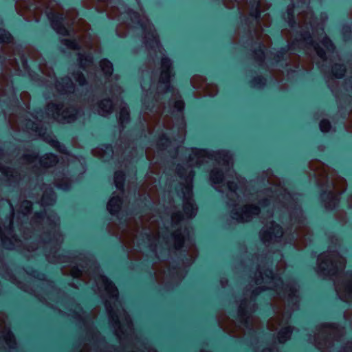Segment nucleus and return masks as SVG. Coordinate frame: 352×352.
<instances>
[{
  "label": "nucleus",
  "instance_id": "nucleus-1",
  "mask_svg": "<svg viewBox=\"0 0 352 352\" xmlns=\"http://www.w3.org/2000/svg\"><path fill=\"white\" fill-rule=\"evenodd\" d=\"M318 269L324 275H333L342 270L345 265V260L338 252H324L318 258Z\"/></svg>",
  "mask_w": 352,
  "mask_h": 352
},
{
  "label": "nucleus",
  "instance_id": "nucleus-2",
  "mask_svg": "<svg viewBox=\"0 0 352 352\" xmlns=\"http://www.w3.org/2000/svg\"><path fill=\"white\" fill-rule=\"evenodd\" d=\"M214 159L219 164L229 166L232 157L227 151H221L216 153H209L205 150L192 149L190 155V165H199L208 160Z\"/></svg>",
  "mask_w": 352,
  "mask_h": 352
},
{
  "label": "nucleus",
  "instance_id": "nucleus-3",
  "mask_svg": "<svg viewBox=\"0 0 352 352\" xmlns=\"http://www.w3.org/2000/svg\"><path fill=\"white\" fill-rule=\"evenodd\" d=\"M47 109L52 112V116L61 122H72L76 119L77 111L73 107L65 108L54 104H49Z\"/></svg>",
  "mask_w": 352,
  "mask_h": 352
},
{
  "label": "nucleus",
  "instance_id": "nucleus-4",
  "mask_svg": "<svg viewBox=\"0 0 352 352\" xmlns=\"http://www.w3.org/2000/svg\"><path fill=\"white\" fill-rule=\"evenodd\" d=\"M184 203V212L186 217L191 218L196 214L197 208L195 206L193 201L191 199L192 196V186L188 184L185 186V191L183 192Z\"/></svg>",
  "mask_w": 352,
  "mask_h": 352
},
{
  "label": "nucleus",
  "instance_id": "nucleus-5",
  "mask_svg": "<svg viewBox=\"0 0 352 352\" xmlns=\"http://www.w3.org/2000/svg\"><path fill=\"white\" fill-rule=\"evenodd\" d=\"M230 174L229 177H231L232 178L234 177L235 179L237 181L239 186L236 184L233 186V182L228 179L226 182L227 187L229 190V195L228 196L231 199H234L235 197L239 198V192H242L243 188V180L241 178H239L234 171L228 170Z\"/></svg>",
  "mask_w": 352,
  "mask_h": 352
},
{
  "label": "nucleus",
  "instance_id": "nucleus-6",
  "mask_svg": "<svg viewBox=\"0 0 352 352\" xmlns=\"http://www.w3.org/2000/svg\"><path fill=\"white\" fill-rule=\"evenodd\" d=\"M283 235L282 228L277 224L271 222L270 226H266L261 232V237L263 241H268L272 239L280 237Z\"/></svg>",
  "mask_w": 352,
  "mask_h": 352
},
{
  "label": "nucleus",
  "instance_id": "nucleus-7",
  "mask_svg": "<svg viewBox=\"0 0 352 352\" xmlns=\"http://www.w3.org/2000/svg\"><path fill=\"white\" fill-rule=\"evenodd\" d=\"M97 285L100 289L104 290L110 298H117L118 294V290L115 285L109 280L107 277L99 275L97 280Z\"/></svg>",
  "mask_w": 352,
  "mask_h": 352
},
{
  "label": "nucleus",
  "instance_id": "nucleus-8",
  "mask_svg": "<svg viewBox=\"0 0 352 352\" xmlns=\"http://www.w3.org/2000/svg\"><path fill=\"white\" fill-rule=\"evenodd\" d=\"M260 210L257 207H251L247 206L241 210V212L238 211L232 212V218L235 219L238 221H248L252 217L257 214Z\"/></svg>",
  "mask_w": 352,
  "mask_h": 352
},
{
  "label": "nucleus",
  "instance_id": "nucleus-9",
  "mask_svg": "<svg viewBox=\"0 0 352 352\" xmlns=\"http://www.w3.org/2000/svg\"><path fill=\"white\" fill-rule=\"evenodd\" d=\"M349 280L341 285H336V291L339 297L344 301H352V274L349 276Z\"/></svg>",
  "mask_w": 352,
  "mask_h": 352
},
{
  "label": "nucleus",
  "instance_id": "nucleus-10",
  "mask_svg": "<svg viewBox=\"0 0 352 352\" xmlns=\"http://www.w3.org/2000/svg\"><path fill=\"white\" fill-rule=\"evenodd\" d=\"M322 47H320L318 44L314 45V48L319 57L324 59L325 58L326 52H331L333 50V45L331 41L325 36H322L320 41Z\"/></svg>",
  "mask_w": 352,
  "mask_h": 352
},
{
  "label": "nucleus",
  "instance_id": "nucleus-11",
  "mask_svg": "<svg viewBox=\"0 0 352 352\" xmlns=\"http://www.w3.org/2000/svg\"><path fill=\"white\" fill-rule=\"evenodd\" d=\"M144 28L148 30V35L146 36L147 39L146 45H150L152 48L157 49L161 54H163L162 48L159 44L158 38L155 31L153 30V27L148 23L145 25Z\"/></svg>",
  "mask_w": 352,
  "mask_h": 352
},
{
  "label": "nucleus",
  "instance_id": "nucleus-12",
  "mask_svg": "<svg viewBox=\"0 0 352 352\" xmlns=\"http://www.w3.org/2000/svg\"><path fill=\"white\" fill-rule=\"evenodd\" d=\"M171 63L167 58H162V72L160 76V83L166 84L169 82L171 76L170 71Z\"/></svg>",
  "mask_w": 352,
  "mask_h": 352
},
{
  "label": "nucleus",
  "instance_id": "nucleus-13",
  "mask_svg": "<svg viewBox=\"0 0 352 352\" xmlns=\"http://www.w3.org/2000/svg\"><path fill=\"white\" fill-rule=\"evenodd\" d=\"M210 180L212 185L217 190L223 191L221 188L224 185L225 177L221 172L213 170L210 174Z\"/></svg>",
  "mask_w": 352,
  "mask_h": 352
},
{
  "label": "nucleus",
  "instance_id": "nucleus-14",
  "mask_svg": "<svg viewBox=\"0 0 352 352\" xmlns=\"http://www.w3.org/2000/svg\"><path fill=\"white\" fill-rule=\"evenodd\" d=\"M121 204V199L114 193L107 204V209L111 214H115L119 211Z\"/></svg>",
  "mask_w": 352,
  "mask_h": 352
},
{
  "label": "nucleus",
  "instance_id": "nucleus-15",
  "mask_svg": "<svg viewBox=\"0 0 352 352\" xmlns=\"http://www.w3.org/2000/svg\"><path fill=\"white\" fill-rule=\"evenodd\" d=\"M74 82L72 79H62V82H58L57 89L62 93L71 92L73 90Z\"/></svg>",
  "mask_w": 352,
  "mask_h": 352
},
{
  "label": "nucleus",
  "instance_id": "nucleus-16",
  "mask_svg": "<svg viewBox=\"0 0 352 352\" xmlns=\"http://www.w3.org/2000/svg\"><path fill=\"white\" fill-rule=\"evenodd\" d=\"M111 109L112 102L109 100H102L98 104V113L102 116H105L106 114L110 113Z\"/></svg>",
  "mask_w": 352,
  "mask_h": 352
},
{
  "label": "nucleus",
  "instance_id": "nucleus-17",
  "mask_svg": "<svg viewBox=\"0 0 352 352\" xmlns=\"http://www.w3.org/2000/svg\"><path fill=\"white\" fill-rule=\"evenodd\" d=\"M41 162L44 166H52L57 162V157L53 154H47L42 158Z\"/></svg>",
  "mask_w": 352,
  "mask_h": 352
},
{
  "label": "nucleus",
  "instance_id": "nucleus-18",
  "mask_svg": "<svg viewBox=\"0 0 352 352\" xmlns=\"http://www.w3.org/2000/svg\"><path fill=\"white\" fill-rule=\"evenodd\" d=\"M292 333V329L290 327H287L281 329L278 336V338L280 342H285L287 340L290 338Z\"/></svg>",
  "mask_w": 352,
  "mask_h": 352
},
{
  "label": "nucleus",
  "instance_id": "nucleus-19",
  "mask_svg": "<svg viewBox=\"0 0 352 352\" xmlns=\"http://www.w3.org/2000/svg\"><path fill=\"white\" fill-rule=\"evenodd\" d=\"M100 66L101 69L106 75H110L113 71L112 64L107 60H102L100 61Z\"/></svg>",
  "mask_w": 352,
  "mask_h": 352
},
{
  "label": "nucleus",
  "instance_id": "nucleus-20",
  "mask_svg": "<svg viewBox=\"0 0 352 352\" xmlns=\"http://www.w3.org/2000/svg\"><path fill=\"white\" fill-rule=\"evenodd\" d=\"M114 182L118 190H122L124 184V174L122 172H116L114 176Z\"/></svg>",
  "mask_w": 352,
  "mask_h": 352
},
{
  "label": "nucleus",
  "instance_id": "nucleus-21",
  "mask_svg": "<svg viewBox=\"0 0 352 352\" xmlns=\"http://www.w3.org/2000/svg\"><path fill=\"white\" fill-rule=\"evenodd\" d=\"M129 114L128 109L125 105H123L120 109V115H119V120L121 124H124L126 122L129 120Z\"/></svg>",
  "mask_w": 352,
  "mask_h": 352
},
{
  "label": "nucleus",
  "instance_id": "nucleus-22",
  "mask_svg": "<svg viewBox=\"0 0 352 352\" xmlns=\"http://www.w3.org/2000/svg\"><path fill=\"white\" fill-rule=\"evenodd\" d=\"M345 67L342 65H336L333 68V74L337 78H341L344 76Z\"/></svg>",
  "mask_w": 352,
  "mask_h": 352
},
{
  "label": "nucleus",
  "instance_id": "nucleus-23",
  "mask_svg": "<svg viewBox=\"0 0 352 352\" xmlns=\"http://www.w3.org/2000/svg\"><path fill=\"white\" fill-rule=\"evenodd\" d=\"M52 25L53 28L57 32V33L60 34H66L67 33V29L63 27L60 23L58 21H52Z\"/></svg>",
  "mask_w": 352,
  "mask_h": 352
},
{
  "label": "nucleus",
  "instance_id": "nucleus-24",
  "mask_svg": "<svg viewBox=\"0 0 352 352\" xmlns=\"http://www.w3.org/2000/svg\"><path fill=\"white\" fill-rule=\"evenodd\" d=\"M10 34L5 30L0 29V42L7 43L10 41Z\"/></svg>",
  "mask_w": 352,
  "mask_h": 352
},
{
  "label": "nucleus",
  "instance_id": "nucleus-25",
  "mask_svg": "<svg viewBox=\"0 0 352 352\" xmlns=\"http://www.w3.org/2000/svg\"><path fill=\"white\" fill-rule=\"evenodd\" d=\"M72 77L74 80H75L76 83L78 82L80 85H82L85 82V78H84L83 75L78 72L74 74Z\"/></svg>",
  "mask_w": 352,
  "mask_h": 352
},
{
  "label": "nucleus",
  "instance_id": "nucleus-26",
  "mask_svg": "<svg viewBox=\"0 0 352 352\" xmlns=\"http://www.w3.org/2000/svg\"><path fill=\"white\" fill-rule=\"evenodd\" d=\"M330 123L328 120H323L320 123V129L322 132H327L330 129Z\"/></svg>",
  "mask_w": 352,
  "mask_h": 352
},
{
  "label": "nucleus",
  "instance_id": "nucleus-27",
  "mask_svg": "<svg viewBox=\"0 0 352 352\" xmlns=\"http://www.w3.org/2000/svg\"><path fill=\"white\" fill-rule=\"evenodd\" d=\"M63 42L64 44L67 45L69 48L75 49L78 46V44L74 41L65 39L63 41Z\"/></svg>",
  "mask_w": 352,
  "mask_h": 352
},
{
  "label": "nucleus",
  "instance_id": "nucleus-28",
  "mask_svg": "<svg viewBox=\"0 0 352 352\" xmlns=\"http://www.w3.org/2000/svg\"><path fill=\"white\" fill-rule=\"evenodd\" d=\"M275 277L271 276L270 277L268 275H265V277L262 276V280L266 283H274L275 280Z\"/></svg>",
  "mask_w": 352,
  "mask_h": 352
},
{
  "label": "nucleus",
  "instance_id": "nucleus-29",
  "mask_svg": "<svg viewBox=\"0 0 352 352\" xmlns=\"http://www.w3.org/2000/svg\"><path fill=\"white\" fill-rule=\"evenodd\" d=\"M23 206L26 208L25 212H28L32 208V204L29 201L23 202Z\"/></svg>",
  "mask_w": 352,
  "mask_h": 352
},
{
  "label": "nucleus",
  "instance_id": "nucleus-30",
  "mask_svg": "<svg viewBox=\"0 0 352 352\" xmlns=\"http://www.w3.org/2000/svg\"><path fill=\"white\" fill-rule=\"evenodd\" d=\"M175 107L179 111L183 109V108H184L183 102L182 101H177L175 103Z\"/></svg>",
  "mask_w": 352,
  "mask_h": 352
},
{
  "label": "nucleus",
  "instance_id": "nucleus-31",
  "mask_svg": "<svg viewBox=\"0 0 352 352\" xmlns=\"http://www.w3.org/2000/svg\"><path fill=\"white\" fill-rule=\"evenodd\" d=\"M182 242H183V239H176V241H175L176 248H179L182 246Z\"/></svg>",
  "mask_w": 352,
  "mask_h": 352
},
{
  "label": "nucleus",
  "instance_id": "nucleus-32",
  "mask_svg": "<svg viewBox=\"0 0 352 352\" xmlns=\"http://www.w3.org/2000/svg\"><path fill=\"white\" fill-rule=\"evenodd\" d=\"M42 204H45V205H47V204H49V203H47L45 200V195H44L42 198Z\"/></svg>",
  "mask_w": 352,
  "mask_h": 352
},
{
  "label": "nucleus",
  "instance_id": "nucleus-33",
  "mask_svg": "<svg viewBox=\"0 0 352 352\" xmlns=\"http://www.w3.org/2000/svg\"><path fill=\"white\" fill-rule=\"evenodd\" d=\"M192 176L191 175V174H190L188 177V181H189L190 182L192 181Z\"/></svg>",
  "mask_w": 352,
  "mask_h": 352
},
{
  "label": "nucleus",
  "instance_id": "nucleus-34",
  "mask_svg": "<svg viewBox=\"0 0 352 352\" xmlns=\"http://www.w3.org/2000/svg\"><path fill=\"white\" fill-rule=\"evenodd\" d=\"M80 61L81 65H83L82 59L81 57L80 58Z\"/></svg>",
  "mask_w": 352,
  "mask_h": 352
},
{
  "label": "nucleus",
  "instance_id": "nucleus-35",
  "mask_svg": "<svg viewBox=\"0 0 352 352\" xmlns=\"http://www.w3.org/2000/svg\"><path fill=\"white\" fill-rule=\"evenodd\" d=\"M261 204H262V206L267 205L266 201H264Z\"/></svg>",
  "mask_w": 352,
  "mask_h": 352
},
{
  "label": "nucleus",
  "instance_id": "nucleus-36",
  "mask_svg": "<svg viewBox=\"0 0 352 352\" xmlns=\"http://www.w3.org/2000/svg\"><path fill=\"white\" fill-rule=\"evenodd\" d=\"M175 219H176V217H173V221H175Z\"/></svg>",
  "mask_w": 352,
  "mask_h": 352
},
{
  "label": "nucleus",
  "instance_id": "nucleus-37",
  "mask_svg": "<svg viewBox=\"0 0 352 352\" xmlns=\"http://www.w3.org/2000/svg\"><path fill=\"white\" fill-rule=\"evenodd\" d=\"M107 309L108 310V311L110 312V310L109 309V307L107 306Z\"/></svg>",
  "mask_w": 352,
  "mask_h": 352
}]
</instances>
